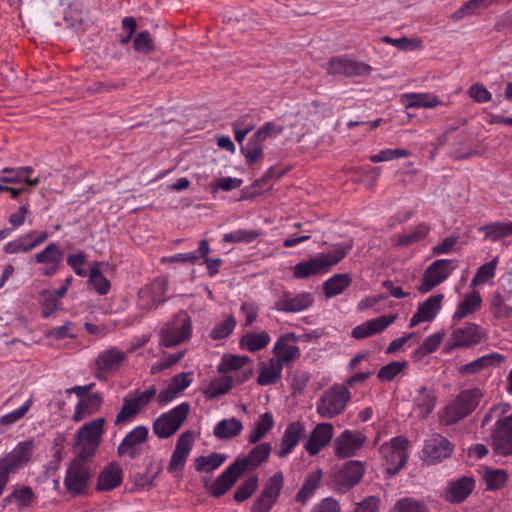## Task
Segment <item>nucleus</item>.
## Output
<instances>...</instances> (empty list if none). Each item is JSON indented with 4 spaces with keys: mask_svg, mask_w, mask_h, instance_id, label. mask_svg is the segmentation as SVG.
<instances>
[{
    "mask_svg": "<svg viewBox=\"0 0 512 512\" xmlns=\"http://www.w3.org/2000/svg\"><path fill=\"white\" fill-rule=\"evenodd\" d=\"M352 242L336 244L328 253H320L308 261H303L294 266L295 278L305 279L312 275L327 273L332 266L338 264L352 249Z\"/></svg>",
    "mask_w": 512,
    "mask_h": 512,
    "instance_id": "nucleus-1",
    "label": "nucleus"
},
{
    "mask_svg": "<svg viewBox=\"0 0 512 512\" xmlns=\"http://www.w3.org/2000/svg\"><path fill=\"white\" fill-rule=\"evenodd\" d=\"M105 424L104 418H97L84 424L76 434L73 452L77 457L90 458L99 446V439Z\"/></svg>",
    "mask_w": 512,
    "mask_h": 512,
    "instance_id": "nucleus-2",
    "label": "nucleus"
},
{
    "mask_svg": "<svg viewBox=\"0 0 512 512\" xmlns=\"http://www.w3.org/2000/svg\"><path fill=\"white\" fill-rule=\"evenodd\" d=\"M350 398L351 393L346 386L335 384L320 396L317 413L321 418L332 419L345 410Z\"/></svg>",
    "mask_w": 512,
    "mask_h": 512,
    "instance_id": "nucleus-3",
    "label": "nucleus"
},
{
    "mask_svg": "<svg viewBox=\"0 0 512 512\" xmlns=\"http://www.w3.org/2000/svg\"><path fill=\"white\" fill-rule=\"evenodd\" d=\"M481 398L482 393L478 388L461 391L445 408V424L451 425L467 417L476 409Z\"/></svg>",
    "mask_w": 512,
    "mask_h": 512,
    "instance_id": "nucleus-4",
    "label": "nucleus"
},
{
    "mask_svg": "<svg viewBox=\"0 0 512 512\" xmlns=\"http://www.w3.org/2000/svg\"><path fill=\"white\" fill-rule=\"evenodd\" d=\"M490 446L495 456H512V414L497 419L490 431Z\"/></svg>",
    "mask_w": 512,
    "mask_h": 512,
    "instance_id": "nucleus-5",
    "label": "nucleus"
},
{
    "mask_svg": "<svg viewBox=\"0 0 512 512\" xmlns=\"http://www.w3.org/2000/svg\"><path fill=\"white\" fill-rule=\"evenodd\" d=\"M190 411V405L187 402L181 403L174 407L168 413L160 415L153 422V432L159 438H169L178 431L183 422L186 420Z\"/></svg>",
    "mask_w": 512,
    "mask_h": 512,
    "instance_id": "nucleus-6",
    "label": "nucleus"
},
{
    "mask_svg": "<svg viewBox=\"0 0 512 512\" xmlns=\"http://www.w3.org/2000/svg\"><path fill=\"white\" fill-rule=\"evenodd\" d=\"M88 459L76 456L67 469L64 485L66 490L74 496L86 493L91 477L90 465L87 463Z\"/></svg>",
    "mask_w": 512,
    "mask_h": 512,
    "instance_id": "nucleus-7",
    "label": "nucleus"
},
{
    "mask_svg": "<svg viewBox=\"0 0 512 512\" xmlns=\"http://www.w3.org/2000/svg\"><path fill=\"white\" fill-rule=\"evenodd\" d=\"M407 445L406 438L395 437L380 447L379 452L385 460V469L390 476L396 475L404 467L408 458Z\"/></svg>",
    "mask_w": 512,
    "mask_h": 512,
    "instance_id": "nucleus-8",
    "label": "nucleus"
},
{
    "mask_svg": "<svg viewBox=\"0 0 512 512\" xmlns=\"http://www.w3.org/2000/svg\"><path fill=\"white\" fill-rule=\"evenodd\" d=\"M365 473L364 463L358 460L347 461L332 475L333 487L338 492H346L361 481Z\"/></svg>",
    "mask_w": 512,
    "mask_h": 512,
    "instance_id": "nucleus-9",
    "label": "nucleus"
},
{
    "mask_svg": "<svg viewBox=\"0 0 512 512\" xmlns=\"http://www.w3.org/2000/svg\"><path fill=\"white\" fill-rule=\"evenodd\" d=\"M323 68L329 75L357 77L368 75L372 68L370 65L348 58L347 56L332 57Z\"/></svg>",
    "mask_w": 512,
    "mask_h": 512,
    "instance_id": "nucleus-10",
    "label": "nucleus"
},
{
    "mask_svg": "<svg viewBox=\"0 0 512 512\" xmlns=\"http://www.w3.org/2000/svg\"><path fill=\"white\" fill-rule=\"evenodd\" d=\"M192 322L190 316L182 311L178 313L172 323V326L161 330L160 344L165 347L176 346L191 336Z\"/></svg>",
    "mask_w": 512,
    "mask_h": 512,
    "instance_id": "nucleus-11",
    "label": "nucleus"
},
{
    "mask_svg": "<svg viewBox=\"0 0 512 512\" xmlns=\"http://www.w3.org/2000/svg\"><path fill=\"white\" fill-rule=\"evenodd\" d=\"M452 451L453 446L448 439L440 434H433L425 440L422 458L428 465H434L448 458Z\"/></svg>",
    "mask_w": 512,
    "mask_h": 512,
    "instance_id": "nucleus-12",
    "label": "nucleus"
},
{
    "mask_svg": "<svg viewBox=\"0 0 512 512\" xmlns=\"http://www.w3.org/2000/svg\"><path fill=\"white\" fill-rule=\"evenodd\" d=\"M33 448L32 440L20 442L7 457L0 459V469L9 476L11 473H15L21 466L29 462Z\"/></svg>",
    "mask_w": 512,
    "mask_h": 512,
    "instance_id": "nucleus-13",
    "label": "nucleus"
},
{
    "mask_svg": "<svg viewBox=\"0 0 512 512\" xmlns=\"http://www.w3.org/2000/svg\"><path fill=\"white\" fill-rule=\"evenodd\" d=\"M365 441L366 436L360 431L345 430L334 440L335 454L339 458L351 457Z\"/></svg>",
    "mask_w": 512,
    "mask_h": 512,
    "instance_id": "nucleus-14",
    "label": "nucleus"
},
{
    "mask_svg": "<svg viewBox=\"0 0 512 512\" xmlns=\"http://www.w3.org/2000/svg\"><path fill=\"white\" fill-rule=\"evenodd\" d=\"M125 361V354L116 348L103 351L95 361L96 378L104 380L106 374L114 373L120 369Z\"/></svg>",
    "mask_w": 512,
    "mask_h": 512,
    "instance_id": "nucleus-15",
    "label": "nucleus"
},
{
    "mask_svg": "<svg viewBox=\"0 0 512 512\" xmlns=\"http://www.w3.org/2000/svg\"><path fill=\"white\" fill-rule=\"evenodd\" d=\"M243 474L241 468L233 462L213 483L208 484L206 481L205 488L211 496L218 498L232 488Z\"/></svg>",
    "mask_w": 512,
    "mask_h": 512,
    "instance_id": "nucleus-16",
    "label": "nucleus"
},
{
    "mask_svg": "<svg viewBox=\"0 0 512 512\" xmlns=\"http://www.w3.org/2000/svg\"><path fill=\"white\" fill-rule=\"evenodd\" d=\"M147 436V427L142 425L135 427L124 437L118 446V455L120 457L128 456L130 459L137 458L140 455L139 446L147 440Z\"/></svg>",
    "mask_w": 512,
    "mask_h": 512,
    "instance_id": "nucleus-17",
    "label": "nucleus"
},
{
    "mask_svg": "<svg viewBox=\"0 0 512 512\" xmlns=\"http://www.w3.org/2000/svg\"><path fill=\"white\" fill-rule=\"evenodd\" d=\"M333 434L334 427L331 423L323 422L317 424L311 431L307 442L304 444L305 450L311 456L317 455L322 448L330 443Z\"/></svg>",
    "mask_w": 512,
    "mask_h": 512,
    "instance_id": "nucleus-18",
    "label": "nucleus"
},
{
    "mask_svg": "<svg viewBox=\"0 0 512 512\" xmlns=\"http://www.w3.org/2000/svg\"><path fill=\"white\" fill-rule=\"evenodd\" d=\"M272 451V445L268 442L260 443L250 450L248 455L238 457L234 462L245 473L255 470L265 462Z\"/></svg>",
    "mask_w": 512,
    "mask_h": 512,
    "instance_id": "nucleus-19",
    "label": "nucleus"
},
{
    "mask_svg": "<svg viewBox=\"0 0 512 512\" xmlns=\"http://www.w3.org/2000/svg\"><path fill=\"white\" fill-rule=\"evenodd\" d=\"M193 435L194 433L192 431L187 430L179 436L176 448L168 465L169 472H175L184 467L187 457L192 449Z\"/></svg>",
    "mask_w": 512,
    "mask_h": 512,
    "instance_id": "nucleus-20",
    "label": "nucleus"
},
{
    "mask_svg": "<svg viewBox=\"0 0 512 512\" xmlns=\"http://www.w3.org/2000/svg\"><path fill=\"white\" fill-rule=\"evenodd\" d=\"M313 303L310 293H300L293 296L290 292H283L279 300L275 302V309L287 313L300 312Z\"/></svg>",
    "mask_w": 512,
    "mask_h": 512,
    "instance_id": "nucleus-21",
    "label": "nucleus"
},
{
    "mask_svg": "<svg viewBox=\"0 0 512 512\" xmlns=\"http://www.w3.org/2000/svg\"><path fill=\"white\" fill-rule=\"evenodd\" d=\"M305 436V426L300 421L290 423L282 436L280 449L276 454L280 458L288 456Z\"/></svg>",
    "mask_w": 512,
    "mask_h": 512,
    "instance_id": "nucleus-22",
    "label": "nucleus"
},
{
    "mask_svg": "<svg viewBox=\"0 0 512 512\" xmlns=\"http://www.w3.org/2000/svg\"><path fill=\"white\" fill-rule=\"evenodd\" d=\"M475 487V479L463 476L449 482L445 490V499L451 503H461L472 493Z\"/></svg>",
    "mask_w": 512,
    "mask_h": 512,
    "instance_id": "nucleus-23",
    "label": "nucleus"
},
{
    "mask_svg": "<svg viewBox=\"0 0 512 512\" xmlns=\"http://www.w3.org/2000/svg\"><path fill=\"white\" fill-rule=\"evenodd\" d=\"M297 337L294 333H287L282 335L276 342L273 352L275 354L272 360H279V363L284 364L291 362L300 357V350L296 345L290 342H295Z\"/></svg>",
    "mask_w": 512,
    "mask_h": 512,
    "instance_id": "nucleus-24",
    "label": "nucleus"
},
{
    "mask_svg": "<svg viewBox=\"0 0 512 512\" xmlns=\"http://www.w3.org/2000/svg\"><path fill=\"white\" fill-rule=\"evenodd\" d=\"M443 298V294H436L420 303L417 312L410 319L409 327H415L421 322L432 321L441 309Z\"/></svg>",
    "mask_w": 512,
    "mask_h": 512,
    "instance_id": "nucleus-25",
    "label": "nucleus"
},
{
    "mask_svg": "<svg viewBox=\"0 0 512 512\" xmlns=\"http://www.w3.org/2000/svg\"><path fill=\"white\" fill-rule=\"evenodd\" d=\"M481 340L478 327L475 324H468L464 328H458L451 334V348L468 347L479 343Z\"/></svg>",
    "mask_w": 512,
    "mask_h": 512,
    "instance_id": "nucleus-26",
    "label": "nucleus"
},
{
    "mask_svg": "<svg viewBox=\"0 0 512 512\" xmlns=\"http://www.w3.org/2000/svg\"><path fill=\"white\" fill-rule=\"evenodd\" d=\"M504 356L499 353H492L484 355L470 363L464 364L459 368L461 374H476L479 371L487 369L489 367L498 366L503 362Z\"/></svg>",
    "mask_w": 512,
    "mask_h": 512,
    "instance_id": "nucleus-27",
    "label": "nucleus"
},
{
    "mask_svg": "<svg viewBox=\"0 0 512 512\" xmlns=\"http://www.w3.org/2000/svg\"><path fill=\"white\" fill-rule=\"evenodd\" d=\"M122 482V469L118 464H110L104 468L98 477L97 490L109 491Z\"/></svg>",
    "mask_w": 512,
    "mask_h": 512,
    "instance_id": "nucleus-28",
    "label": "nucleus"
},
{
    "mask_svg": "<svg viewBox=\"0 0 512 512\" xmlns=\"http://www.w3.org/2000/svg\"><path fill=\"white\" fill-rule=\"evenodd\" d=\"M102 401L100 393H93L83 398L75 407L73 420L79 422L86 416L97 412L101 407Z\"/></svg>",
    "mask_w": 512,
    "mask_h": 512,
    "instance_id": "nucleus-29",
    "label": "nucleus"
},
{
    "mask_svg": "<svg viewBox=\"0 0 512 512\" xmlns=\"http://www.w3.org/2000/svg\"><path fill=\"white\" fill-rule=\"evenodd\" d=\"M484 240L497 242L512 235V222H492L478 228Z\"/></svg>",
    "mask_w": 512,
    "mask_h": 512,
    "instance_id": "nucleus-30",
    "label": "nucleus"
},
{
    "mask_svg": "<svg viewBox=\"0 0 512 512\" xmlns=\"http://www.w3.org/2000/svg\"><path fill=\"white\" fill-rule=\"evenodd\" d=\"M242 429L241 421L233 417L218 422L214 427L213 434L220 440H227L238 436Z\"/></svg>",
    "mask_w": 512,
    "mask_h": 512,
    "instance_id": "nucleus-31",
    "label": "nucleus"
},
{
    "mask_svg": "<svg viewBox=\"0 0 512 512\" xmlns=\"http://www.w3.org/2000/svg\"><path fill=\"white\" fill-rule=\"evenodd\" d=\"M352 282L348 273L335 274L323 283L325 296L331 298L341 294Z\"/></svg>",
    "mask_w": 512,
    "mask_h": 512,
    "instance_id": "nucleus-32",
    "label": "nucleus"
},
{
    "mask_svg": "<svg viewBox=\"0 0 512 512\" xmlns=\"http://www.w3.org/2000/svg\"><path fill=\"white\" fill-rule=\"evenodd\" d=\"M282 365L279 360H269L268 366L262 365L260 368L259 375L257 377V383L262 386L272 385L278 382L282 374Z\"/></svg>",
    "mask_w": 512,
    "mask_h": 512,
    "instance_id": "nucleus-33",
    "label": "nucleus"
},
{
    "mask_svg": "<svg viewBox=\"0 0 512 512\" xmlns=\"http://www.w3.org/2000/svg\"><path fill=\"white\" fill-rule=\"evenodd\" d=\"M403 103L405 108H432L440 102L436 96L429 93H409L404 95Z\"/></svg>",
    "mask_w": 512,
    "mask_h": 512,
    "instance_id": "nucleus-34",
    "label": "nucleus"
},
{
    "mask_svg": "<svg viewBox=\"0 0 512 512\" xmlns=\"http://www.w3.org/2000/svg\"><path fill=\"white\" fill-rule=\"evenodd\" d=\"M102 267H108V263L95 262L90 269L89 283L93 286L97 293L105 295L110 289V282L101 273Z\"/></svg>",
    "mask_w": 512,
    "mask_h": 512,
    "instance_id": "nucleus-35",
    "label": "nucleus"
},
{
    "mask_svg": "<svg viewBox=\"0 0 512 512\" xmlns=\"http://www.w3.org/2000/svg\"><path fill=\"white\" fill-rule=\"evenodd\" d=\"M482 298L478 291H473L468 294L465 299L459 304L456 312L453 315V319H463L467 315L475 312L481 306Z\"/></svg>",
    "mask_w": 512,
    "mask_h": 512,
    "instance_id": "nucleus-36",
    "label": "nucleus"
},
{
    "mask_svg": "<svg viewBox=\"0 0 512 512\" xmlns=\"http://www.w3.org/2000/svg\"><path fill=\"white\" fill-rule=\"evenodd\" d=\"M322 478V471L316 470L312 473H310L300 490L297 492L295 496V500L298 502L305 503L314 493V491L317 489V487L320 484Z\"/></svg>",
    "mask_w": 512,
    "mask_h": 512,
    "instance_id": "nucleus-37",
    "label": "nucleus"
},
{
    "mask_svg": "<svg viewBox=\"0 0 512 512\" xmlns=\"http://www.w3.org/2000/svg\"><path fill=\"white\" fill-rule=\"evenodd\" d=\"M64 254L56 243H50L44 250L35 254L34 260L39 264H55L60 265L63 261Z\"/></svg>",
    "mask_w": 512,
    "mask_h": 512,
    "instance_id": "nucleus-38",
    "label": "nucleus"
},
{
    "mask_svg": "<svg viewBox=\"0 0 512 512\" xmlns=\"http://www.w3.org/2000/svg\"><path fill=\"white\" fill-rule=\"evenodd\" d=\"M444 336V332H437L427 337L423 344L413 352L412 357L414 360H421L428 354L435 352L441 344Z\"/></svg>",
    "mask_w": 512,
    "mask_h": 512,
    "instance_id": "nucleus-39",
    "label": "nucleus"
},
{
    "mask_svg": "<svg viewBox=\"0 0 512 512\" xmlns=\"http://www.w3.org/2000/svg\"><path fill=\"white\" fill-rule=\"evenodd\" d=\"M451 264L452 260L439 259L429 265L425 271L433 281H438V284H440L449 276L451 270L453 269Z\"/></svg>",
    "mask_w": 512,
    "mask_h": 512,
    "instance_id": "nucleus-40",
    "label": "nucleus"
},
{
    "mask_svg": "<svg viewBox=\"0 0 512 512\" xmlns=\"http://www.w3.org/2000/svg\"><path fill=\"white\" fill-rule=\"evenodd\" d=\"M227 456L225 454L212 453L208 456H199L195 459V468L201 472H212L220 467Z\"/></svg>",
    "mask_w": 512,
    "mask_h": 512,
    "instance_id": "nucleus-41",
    "label": "nucleus"
},
{
    "mask_svg": "<svg viewBox=\"0 0 512 512\" xmlns=\"http://www.w3.org/2000/svg\"><path fill=\"white\" fill-rule=\"evenodd\" d=\"M435 403L436 396L433 391L428 390L426 387H421L418 390V395L415 397V404L423 416L432 412Z\"/></svg>",
    "mask_w": 512,
    "mask_h": 512,
    "instance_id": "nucleus-42",
    "label": "nucleus"
},
{
    "mask_svg": "<svg viewBox=\"0 0 512 512\" xmlns=\"http://www.w3.org/2000/svg\"><path fill=\"white\" fill-rule=\"evenodd\" d=\"M270 336L267 332L247 333L241 339V344L245 345L251 352H256L268 345Z\"/></svg>",
    "mask_w": 512,
    "mask_h": 512,
    "instance_id": "nucleus-43",
    "label": "nucleus"
},
{
    "mask_svg": "<svg viewBox=\"0 0 512 512\" xmlns=\"http://www.w3.org/2000/svg\"><path fill=\"white\" fill-rule=\"evenodd\" d=\"M273 425V416L270 413H264L260 416L254 431L249 435L248 441L251 444H256L265 436L269 430L272 429Z\"/></svg>",
    "mask_w": 512,
    "mask_h": 512,
    "instance_id": "nucleus-44",
    "label": "nucleus"
},
{
    "mask_svg": "<svg viewBox=\"0 0 512 512\" xmlns=\"http://www.w3.org/2000/svg\"><path fill=\"white\" fill-rule=\"evenodd\" d=\"M490 310L494 317L498 319H509L512 317V307L506 304L504 297L499 292L492 294Z\"/></svg>",
    "mask_w": 512,
    "mask_h": 512,
    "instance_id": "nucleus-45",
    "label": "nucleus"
},
{
    "mask_svg": "<svg viewBox=\"0 0 512 512\" xmlns=\"http://www.w3.org/2000/svg\"><path fill=\"white\" fill-rule=\"evenodd\" d=\"M483 480L487 490H498L505 485L507 473L501 469H488L484 471Z\"/></svg>",
    "mask_w": 512,
    "mask_h": 512,
    "instance_id": "nucleus-46",
    "label": "nucleus"
},
{
    "mask_svg": "<svg viewBox=\"0 0 512 512\" xmlns=\"http://www.w3.org/2000/svg\"><path fill=\"white\" fill-rule=\"evenodd\" d=\"M259 478L257 475H252L246 479L234 492V500L237 502H244L249 499L258 487Z\"/></svg>",
    "mask_w": 512,
    "mask_h": 512,
    "instance_id": "nucleus-47",
    "label": "nucleus"
},
{
    "mask_svg": "<svg viewBox=\"0 0 512 512\" xmlns=\"http://www.w3.org/2000/svg\"><path fill=\"white\" fill-rule=\"evenodd\" d=\"M498 264V257L493 258L490 262L481 265L472 279L471 285L477 286L485 283L495 276L496 266Z\"/></svg>",
    "mask_w": 512,
    "mask_h": 512,
    "instance_id": "nucleus-48",
    "label": "nucleus"
},
{
    "mask_svg": "<svg viewBox=\"0 0 512 512\" xmlns=\"http://www.w3.org/2000/svg\"><path fill=\"white\" fill-rule=\"evenodd\" d=\"M34 235V231L27 233L26 235L7 243L4 247V251L7 254H16V253H28L32 251V246L30 244L29 239Z\"/></svg>",
    "mask_w": 512,
    "mask_h": 512,
    "instance_id": "nucleus-49",
    "label": "nucleus"
},
{
    "mask_svg": "<svg viewBox=\"0 0 512 512\" xmlns=\"http://www.w3.org/2000/svg\"><path fill=\"white\" fill-rule=\"evenodd\" d=\"M34 497L33 490L29 486L16 488L5 498V502L14 500L19 508L27 507Z\"/></svg>",
    "mask_w": 512,
    "mask_h": 512,
    "instance_id": "nucleus-50",
    "label": "nucleus"
},
{
    "mask_svg": "<svg viewBox=\"0 0 512 512\" xmlns=\"http://www.w3.org/2000/svg\"><path fill=\"white\" fill-rule=\"evenodd\" d=\"M283 483L282 472H276L267 480L261 492L277 500L283 488Z\"/></svg>",
    "mask_w": 512,
    "mask_h": 512,
    "instance_id": "nucleus-51",
    "label": "nucleus"
},
{
    "mask_svg": "<svg viewBox=\"0 0 512 512\" xmlns=\"http://www.w3.org/2000/svg\"><path fill=\"white\" fill-rule=\"evenodd\" d=\"M260 140H256L254 137L249 139L246 147L241 146V152L245 153V159L248 164L255 163L261 158L263 154V148Z\"/></svg>",
    "mask_w": 512,
    "mask_h": 512,
    "instance_id": "nucleus-52",
    "label": "nucleus"
},
{
    "mask_svg": "<svg viewBox=\"0 0 512 512\" xmlns=\"http://www.w3.org/2000/svg\"><path fill=\"white\" fill-rule=\"evenodd\" d=\"M259 236L256 230L239 229L224 235L223 240L227 243H250Z\"/></svg>",
    "mask_w": 512,
    "mask_h": 512,
    "instance_id": "nucleus-53",
    "label": "nucleus"
},
{
    "mask_svg": "<svg viewBox=\"0 0 512 512\" xmlns=\"http://www.w3.org/2000/svg\"><path fill=\"white\" fill-rule=\"evenodd\" d=\"M236 320L233 316L227 317L224 321L215 325L212 329L210 336L214 340H219L228 337L234 330Z\"/></svg>",
    "mask_w": 512,
    "mask_h": 512,
    "instance_id": "nucleus-54",
    "label": "nucleus"
},
{
    "mask_svg": "<svg viewBox=\"0 0 512 512\" xmlns=\"http://www.w3.org/2000/svg\"><path fill=\"white\" fill-rule=\"evenodd\" d=\"M410 155V152L406 149L397 148V149H385L381 150L379 153L371 155L369 160L373 163L390 161L395 158H405Z\"/></svg>",
    "mask_w": 512,
    "mask_h": 512,
    "instance_id": "nucleus-55",
    "label": "nucleus"
},
{
    "mask_svg": "<svg viewBox=\"0 0 512 512\" xmlns=\"http://www.w3.org/2000/svg\"><path fill=\"white\" fill-rule=\"evenodd\" d=\"M391 512H427V508L419 501L403 498L394 505Z\"/></svg>",
    "mask_w": 512,
    "mask_h": 512,
    "instance_id": "nucleus-56",
    "label": "nucleus"
},
{
    "mask_svg": "<svg viewBox=\"0 0 512 512\" xmlns=\"http://www.w3.org/2000/svg\"><path fill=\"white\" fill-rule=\"evenodd\" d=\"M406 365L407 363L405 361L391 362L379 370L377 377L382 381H391L406 367Z\"/></svg>",
    "mask_w": 512,
    "mask_h": 512,
    "instance_id": "nucleus-57",
    "label": "nucleus"
},
{
    "mask_svg": "<svg viewBox=\"0 0 512 512\" xmlns=\"http://www.w3.org/2000/svg\"><path fill=\"white\" fill-rule=\"evenodd\" d=\"M139 411L134 406L130 397L127 396L123 399V406L120 411L116 415L115 425H120L132 419L135 415H137Z\"/></svg>",
    "mask_w": 512,
    "mask_h": 512,
    "instance_id": "nucleus-58",
    "label": "nucleus"
},
{
    "mask_svg": "<svg viewBox=\"0 0 512 512\" xmlns=\"http://www.w3.org/2000/svg\"><path fill=\"white\" fill-rule=\"evenodd\" d=\"M133 46L137 52L144 54H148L155 49L150 34L147 31L139 32L135 36Z\"/></svg>",
    "mask_w": 512,
    "mask_h": 512,
    "instance_id": "nucleus-59",
    "label": "nucleus"
},
{
    "mask_svg": "<svg viewBox=\"0 0 512 512\" xmlns=\"http://www.w3.org/2000/svg\"><path fill=\"white\" fill-rule=\"evenodd\" d=\"M284 128L275 122H267L254 134L256 140L265 141L268 137H275L283 132Z\"/></svg>",
    "mask_w": 512,
    "mask_h": 512,
    "instance_id": "nucleus-60",
    "label": "nucleus"
},
{
    "mask_svg": "<svg viewBox=\"0 0 512 512\" xmlns=\"http://www.w3.org/2000/svg\"><path fill=\"white\" fill-rule=\"evenodd\" d=\"M232 388V382L230 378L225 380H219L212 382L205 390V395L208 398H216L220 395L227 393Z\"/></svg>",
    "mask_w": 512,
    "mask_h": 512,
    "instance_id": "nucleus-61",
    "label": "nucleus"
},
{
    "mask_svg": "<svg viewBox=\"0 0 512 512\" xmlns=\"http://www.w3.org/2000/svg\"><path fill=\"white\" fill-rule=\"evenodd\" d=\"M429 227L426 224H419L414 231L399 238V245L407 246L427 236Z\"/></svg>",
    "mask_w": 512,
    "mask_h": 512,
    "instance_id": "nucleus-62",
    "label": "nucleus"
},
{
    "mask_svg": "<svg viewBox=\"0 0 512 512\" xmlns=\"http://www.w3.org/2000/svg\"><path fill=\"white\" fill-rule=\"evenodd\" d=\"M32 405V399H28L21 407L0 418L1 425H11L22 419Z\"/></svg>",
    "mask_w": 512,
    "mask_h": 512,
    "instance_id": "nucleus-63",
    "label": "nucleus"
},
{
    "mask_svg": "<svg viewBox=\"0 0 512 512\" xmlns=\"http://www.w3.org/2000/svg\"><path fill=\"white\" fill-rule=\"evenodd\" d=\"M249 362V358L246 356L230 355L225 358L219 366V371L228 372L242 368L246 363Z\"/></svg>",
    "mask_w": 512,
    "mask_h": 512,
    "instance_id": "nucleus-64",
    "label": "nucleus"
}]
</instances>
